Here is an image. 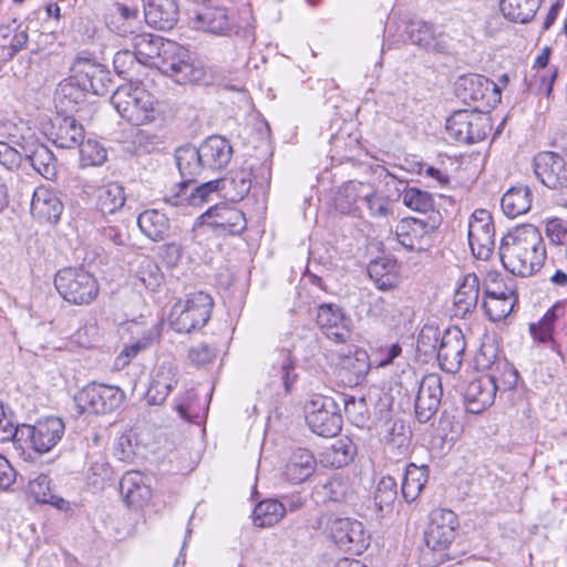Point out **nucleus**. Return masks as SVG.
Instances as JSON below:
<instances>
[{
    "instance_id": "nucleus-36",
    "label": "nucleus",
    "mask_w": 567,
    "mask_h": 567,
    "mask_svg": "<svg viewBox=\"0 0 567 567\" xmlns=\"http://www.w3.org/2000/svg\"><path fill=\"white\" fill-rule=\"evenodd\" d=\"M533 202V194L528 186L517 185L511 187L502 197L501 207L509 218L526 214Z\"/></svg>"
},
{
    "instance_id": "nucleus-16",
    "label": "nucleus",
    "mask_w": 567,
    "mask_h": 567,
    "mask_svg": "<svg viewBox=\"0 0 567 567\" xmlns=\"http://www.w3.org/2000/svg\"><path fill=\"white\" fill-rule=\"evenodd\" d=\"M199 219L218 235H237L246 228L244 214L228 204L210 207L199 216Z\"/></svg>"
},
{
    "instance_id": "nucleus-11",
    "label": "nucleus",
    "mask_w": 567,
    "mask_h": 567,
    "mask_svg": "<svg viewBox=\"0 0 567 567\" xmlns=\"http://www.w3.org/2000/svg\"><path fill=\"white\" fill-rule=\"evenodd\" d=\"M489 128L488 118L468 110L454 112L446 120L449 136L461 143H476L484 140Z\"/></svg>"
},
{
    "instance_id": "nucleus-61",
    "label": "nucleus",
    "mask_w": 567,
    "mask_h": 567,
    "mask_svg": "<svg viewBox=\"0 0 567 567\" xmlns=\"http://www.w3.org/2000/svg\"><path fill=\"white\" fill-rule=\"evenodd\" d=\"M546 235L554 245H563L567 239V223L559 218L546 223Z\"/></svg>"
},
{
    "instance_id": "nucleus-46",
    "label": "nucleus",
    "mask_w": 567,
    "mask_h": 567,
    "mask_svg": "<svg viewBox=\"0 0 567 567\" xmlns=\"http://www.w3.org/2000/svg\"><path fill=\"white\" fill-rule=\"evenodd\" d=\"M176 165L185 179L192 181L205 168L199 147H179L175 154Z\"/></svg>"
},
{
    "instance_id": "nucleus-4",
    "label": "nucleus",
    "mask_w": 567,
    "mask_h": 567,
    "mask_svg": "<svg viewBox=\"0 0 567 567\" xmlns=\"http://www.w3.org/2000/svg\"><path fill=\"white\" fill-rule=\"evenodd\" d=\"M111 103L128 123L140 126L155 120V99L143 86L126 83L116 89Z\"/></svg>"
},
{
    "instance_id": "nucleus-57",
    "label": "nucleus",
    "mask_w": 567,
    "mask_h": 567,
    "mask_svg": "<svg viewBox=\"0 0 567 567\" xmlns=\"http://www.w3.org/2000/svg\"><path fill=\"white\" fill-rule=\"evenodd\" d=\"M21 425H16L12 415L7 413L2 403H0V442L12 441L14 445L20 444Z\"/></svg>"
},
{
    "instance_id": "nucleus-22",
    "label": "nucleus",
    "mask_w": 567,
    "mask_h": 567,
    "mask_svg": "<svg viewBox=\"0 0 567 567\" xmlns=\"http://www.w3.org/2000/svg\"><path fill=\"white\" fill-rule=\"evenodd\" d=\"M143 3L147 24L159 30H169L178 21L177 0H143Z\"/></svg>"
},
{
    "instance_id": "nucleus-14",
    "label": "nucleus",
    "mask_w": 567,
    "mask_h": 567,
    "mask_svg": "<svg viewBox=\"0 0 567 567\" xmlns=\"http://www.w3.org/2000/svg\"><path fill=\"white\" fill-rule=\"evenodd\" d=\"M219 190V181L214 179L200 185H194L192 181L185 179L169 188L164 200L171 206L200 207Z\"/></svg>"
},
{
    "instance_id": "nucleus-8",
    "label": "nucleus",
    "mask_w": 567,
    "mask_h": 567,
    "mask_svg": "<svg viewBox=\"0 0 567 567\" xmlns=\"http://www.w3.org/2000/svg\"><path fill=\"white\" fill-rule=\"evenodd\" d=\"M306 422L317 435L336 436L342 427V416L336 401L322 394H315L305 406Z\"/></svg>"
},
{
    "instance_id": "nucleus-47",
    "label": "nucleus",
    "mask_w": 567,
    "mask_h": 567,
    "mask_svg": "<svg viewBox=\"0 0 567 567\" xmlns=\"http://www.w3.org/2000/svg\"><path fill=\"white\" fill-rule=\"evenodd\" d=\"M368 274L380 290H390L396 285L395 262L392 260L371 261L368 266Z\"/></svg>"
},
{
    "instance_id": "nucleus-43",
    "label": "nucleus",
    "mask_w": 567,
    "mask_h": 567,
    "mask_svg": "<svg viewBox=\"0 0 567 567\" xmlns=\"http://www.w3.org/2000/svg\"><path fill=\"white\" fill-rule=\"evenodd\" d=\"M429 480V468L426 466H417L413 463L405 468L402 482V496L408 503L414 502L421 494L423 487Z\"/></svg>"
},
{
    "instance_id": "nucleus-59",
    "label": "nucleus",
    "mask_w": 567,
    "mask_h": 567,
    "mask_svg": "<svg viewBox=\"0 0 567 567\" xmlns=\"http://www.w3.org/2000/svg\"><path fill=\"white\" fill-rule=\"evenodd\" d=\"M461 81L464 89L470 91L468 96L473 101L484 99V91L488 90L489 85H493V90H495V84L482 75L472 74L470 76L462 78Z\"/></svg>"
},
{
    "instance_id": "nucleus-18",
    "label": "nucleus",
    "mask_w": 567,
    "mask_h": 567,
    "mask_svg": "<svg viewBox=\"0 0 567 567\" xmlns=\"http://www.w3.org/2000/svg\"><path fill=\"white\" fill-rule=\"evenodd\" d=\"M465 346L463 332L458 328L453 327L444 331L436 351L442 370L454 373L461 368Z\"/></svg>"
},
{
    "instance_id": "nucleus-3",
    "label": "nucleus",
    "mask_w": 567,
    "mask_h": 567,
    "mask_svg": "<svg viewBox=\"0 0 567 567\" xmlns=\"http://www.w3.org/2000/svg\"><path fill=\"white\" fill-rule=\"evenodd\" d=\"M475 362L478 369H488L491 372L471 381L466 388L464 398L471 413H480L493 404L496 392L501 389L499 382L504 389H511L517 380V372L505 361L491 363L482 352Z\"/></svg>"
},
{
    "instance_id": "nucleus-56",
    "label": "nucleus",
    "mask_w": 567,
    "mask_h": 567,
    "mask_svg": "<svg viewBox=\"0 0 567 567\" xmlns=\"http://www.w3.org/2000/svg\"><path fill=\"white\" fill-rule=\"evenodd\" d=\"M346 322L342 310L332 303H323L319 306L317 311V323L323 330L339 327Z\"/></svg>"
},
{
    "instance_id": "nucleus-26",
    "label": "nucleus",
    "mask_w": 567,
    "mask_h": 567,
    "mask_svg": "<svg viewBox=\"0 0 567 567\" xmlns=\"http://www.w3.org/2000/svg\"><path fill=\"white\" fill-rule=\"evenodd\" d=\"M75 76L82 90L95 95H104L109 91L110 73L102 65L84 61L76 64Z\"/></svg>"
},
{
    "instance_id": "nucleus-17",
    "label": "nucleus",
    "mask_w": 567,
    "mask_h": 567,
    "mask_svg": "<svg viewBox=\"0 0 567 567\" xmlns=\"http://www.w3.org/2000/svg\"><path fill=\"white\" fill-rule=\"evenodd\" d=\"M536 177L548 188L559 189L566 186V162L555 152H542L534 157Z\"/></svg>"
},
{
    "instance_id": "nucleus-5",
    "label": "nucleus",
    "mask_w": 567,
    "mask_h": 567,
    "mask_svg": "<svg viewBox=\"0 0 567 567\" xmlns=\"http://www.w3.org/2000/svg\"><path fill=\"white\" fill-rule=\"evenodd\" d=\"M213 307L214 301L208 293H188L173 305L168 316L169 326L178 333L202 329L208 322Z\"/></svg>"
},
{
    "instance_id": "nucleus-9",
    "label": "nucleus",
    "mask_w": 567,
    "mask_h": 567,
    "mask_svg": "<svg viewBox=\"0 0 567 567\" xmlns=\"http://www.w3.org/2000/svg\"><path fill=\"white\" fill-rule=\"evenodd\" d=\"M124 398L125 394L118 386L92 382L74 400L81 413L106 414L117 409Z\"/></svg>"
},
{
    "instance_id": "nucleus-37",
    "label": "nucleus",
    "mask_w": 567,
    "mask_h": 567,
    "mask_svg": "<svg viewBox=\"0 0 567 567\" xmlns=\"http://www.w3.org/2000/svg\"><path fill=\"white\" fill-rule=\"evenodd\" d=\"M126 202L124 187L116 183H107L96 190L95 206L103 215L115 214Z\"/></svg>"
},
{
    "instance_id": "nucleus-58",
    "label": "nucleus",
    "mask_w": 567,
    "mask_h": 567,
    "mask_svg": "<svg viewBox=\"0 0 567 567\" xmlns=\"http://www.w3.org/2000/svg\"><path fill=\"white\" fill-rule=\"evenodd\" d=\"M441 337L437 328L424 326L417 337V350L424 354L436 353Z\"/></svg>"
},
{
    "instance_id": "nucleus-2",
    "label": "nucleus",
    "mask_w": 567,
    "mask_h": 567,
    "mask_svg": "<svg viewBox=\"0 0 567 567\" xmlns=\"http://www.w3.org/2000/svg\"><path fill=\"white\" fill-rule=\"evenodd\" d=\"M499 258L513 275L528 277L538 271L546 259V249L537 227L525 224L508 231L501 241Z\"/></svg>"
},
{
    "instance_id": "nucleus-38",
    "label": "nucleus",
    "mask_w": 567,
    "mask_h": 567,
    "mask_svg": "<svg viewBox=\"0 0 567 567\" xmlns=\"http://www.w3.org/2000/svg\"><path fill=\"white\" fill-rule=\"evenodd\" d=\"M140 230L153 241L166 238L169 231V220L165 214L157 209H147L137 217Z\"/></svg>"
},
{
    "instance_id": "nucleus-54",
    "label": "nucleus",
    "mask_w": 567,
    "mask_h": 567,
    "mask_svg": "<svg viewBox=\"0 0 567 567\" xmlns=\"http://www.w3.org/2000/svg\"><path fill=\"white\" fill-rule=\"evenodd\" d=\"M161 336V329L158 326H153L141 340L132 343L126 347L121 354L116 359V363L121 365H126L131 362L133 358L137 355L141 350L147 348L154 340L158 339Z\"/></svg>"
},
{
    "instance_id": "nucleus-45",
    "label": "nucleus",
    "mask_w": 567,
    "mask_h": 567,
    "mask_svg": "<svg viewBox=\"0 0 567 567\" xmlns=\"http://www.w3.org/2000/svg\"><path fill=\"white\" fill-rule=\"evenodd\" d=\"M218 181L219 187L221 186V188L226 190V195L229 199L231 202H239L251 188V169L248 167H241L233 172L229 178Z\"/></svg>"
},
{
    "instance_id": "nucleus-40",
    "label": "nucleus",
    "mask_w": 567,
    "mask_h": 567,
    "mask_svg": "<svg viewBox=\"0 0 567 567\" xmlns=\"http://www.w3.org/2000/svg\"><path fill=\"white\" fill-rule=\"evenodd\" d=\"M86 92L82 90V85L76 76L62 81L55 92L54 101L63 112H72L76 105L84 102Z\"/></svg>"
},
{
    "instance_id": "nucleus-48",
    "label": "nucleus",
    "mask_w": 567,
    "mask_h": 567,
    "mask_svg": "<svg viewBox=\"0 0 567 567\" xmlns=\"http://www.w3.org/2000/svg\"><path fill=\"white\" fill-rule=\"evenodd\" d=\"M29 491L38 503L50 504L58 509H68L69 507V502L51 492V481L44 474L29 483Z\"/></svg>"
},
{
    "instance_id": "nucleus-7",
    "label": "nucleus",
    "mask_w": 567,
    "mask_h": 567,
    "mask_svg": "<svg viewBox=\"0 0 567 567\" xmlns=\"http://www.w3.org/2000/svg\"><path fill=\"white\" fill-rule=\"evenodd\" d=\"M60 296L70 303L90 305L99 295L97 280L82 268H63L54 277Z\"/></svg>"
},
{
    "instance_id": "nucleus-62",
    "label": "nucleus",
    "mask_w": 567,
    "mask_h": 567,
    "mask_svg": "<svg viewBox=\"0 0 567 567\" xmlns=\"http://www.w3.org/2000/svg\"><path fill=\"white\" fill-rule=\"evenodd\" d=\"M22 155L6 142H0V164L13 171L20 167Z\"/></svg>"
},
{
    "instance_id": "nucleus-12",
    "label": "nucleus",
    "mask_w": 567,
    "mask_h": 567,
    "mask_svg": "<svg viewBox=\"0 0 567 567\" xmlns=\"http://www.w3.org/2000/svg\"><path fill=\"white\" fill-rule=\"evenodd\" d=\"M329 537L342 550L361 554L369 545L368 536L361 522L348 517H334L327 525Z\"/></svg>"
},
{
    "instance_id": "nucleus-29",
    "label": "nucleus",
    "mask_w": 567,
    "mask_h": 567,
    "mask_svg": "<svg viewBox=\"0 0 567 567\" xmlns=\"http://www.w3.org/2000/svg\"><path fill=\"white\" fill-rule=\"evenodd\" d=\"M51 138L58 147L75 148L84 141L85 132L74 117H56L52 124Z\"/></svg>"
},
{
    "instance_id": "nucleus-35",
    "label": "nucleus",
    "mask_w": 567,
    "mask_h": 567,
    "mask_svg": "<svg viewBox=\"0 0 567 567\" xmlns=\"http://www.w3.org/2000/svg\"><path fill=\"white\" fill-rule=\"evenodd\" d=\"M369 317L377 319L389 327L401 322L403 311L398 298L394 296H379L373 298L368 308Z\"/></svg>"
},
{
    "instance_id": "nucleus-34",
    "label": "nucleus",
    "mask_w": 567,
    "mask_h": 567,
    "mask_svg": "<svg viewBox=\"0 0 567 567\" xmlns=\"http://www.w3.org/2000/svg\"><path fill=\"white\" fill-rule=\"evenodd\" d=\"M198 28L216 35H227L231 22L225 7H206L196 14Z\"/></svg>"
},
{
    "instance_id": "nucleus-19",
    "label": "nucleus",
    "mask_w": 567,
    "mask_h": 567,
    "mask_svg": "<svg viewBox=\"0 0 567 567\" xmlns=\"http://www.w3.org/2000/svg\"><path fill=\"white\" fill-rule=\"evenodd\" d=\"M434 227L416 218H404L398 225V241L409 250H423L431 244Z\"/></svg>"
},
{
    "instance_id": "nucleus-42",
    "label": "nucleus",
    "mask_w": 567,
    "mask_h": 567,
    "mask_svg": "<svg viewBox=\"0 0 567 567\" xmlns=\"http://www.w3.org/2000/svg\"><path fill=\"white\" fill-rule=\"evenodd\" d=\"M542 0H501L499 8L506 19L527 23L536 14Z\"/></svg>"
},
{
    "instance_id": "nucleus-55",
    "label": "nucleus",
    "mask_w": 567,
    "mask_h": 567,
    "mask_svg": "<svg viewBox=\"0 0 567 567\" xmlns=\"http://www.w3.org/2000/svg\"><path fill=\"white\" fill-rule=\"evenodd\" d=\"M78 147H80V159L83 166H99L106 159L105 148L96 141H83Z\"/></svg>"
},
{
    "instance_id": "nucleus-60",
    "label": "nucleus",
    "mask_w": 567,
    "mask_h": 567,
    "mask_svg": "<svg viewBox=\"0 0 567 567\" xmlns=\"http://www.w3.org/2000/svg\"><path fill=\"white\" fill-rule=\"evenodd\" d=\"M318 493L327 501L342 502L347 495V486L341 480L332 478L323 484Z\"/></svg>"
},
{
    "instance_id": "nucleus-10",
    "label": "nucleus",
    "mask_w": 567,
    "mask_h": 567,
    "mask_svg": "<svg viewBox=\"0 0 567 567\" xmlns=\"http://www.w3.org/2000/svg\"><path fill=\"white\" fill-rule=\"evenodd\" d=\"M64 423L60 417L50 416L39 420L35 424H21L20 444L30 443V446L38 453L50 452L64 434Z\"/></svg>"
},
{
    "instance_id": "nucleus-49",
    "label": "nucleus",
    "mask_w": 567,
    "mask_h": 567,
    "mask_svg": "<svg viewBox=\"0 0 567 567\" xmlns=\"http://www.w3.org/2000/svg\"><path fill=\"white\" fill-rule=\"evenodd\" d=\"M355 454V445L349 437H341L326 449L323 453V462L326 464L339 468L351 462Z\"/></svg>"
},
{
    "instance_id": "nucleus-31",
    "label": "nucleus",
    "mask_w": 567,
    "mask_h": 567,
    "mask_svg": "<svg viewBox=\"0 0 567 567\" xmlns=\"http://www.w3.org/2000/svg\"><path fill=\"white\" fill-rule=\"evenodd\" d=\"M360 194L361 203L371 218L388 220L393 216L394 202L384 190L368 184L364 189L359 192Z\"/></svg>"
},
{
    "instance_id": "nucleus-13",
    "label": "nucleus",
    "mask_w": 567,
    "mask_h": 567,
    "mask_svg": "<svg viewBox=\"0 0 567 567\" xmlns=\"http://www.w3.org/2000/svg\"><path fill=\"white\" fill-rule=\"evenodd\" d=\"M495 229L491 214L485 209H476L468 221V245L477 259L486 260L494 249Z\"/></svg>"
},
{
    "instance_id": "nucleus-63",
    "label": "nucleus",
    "mask_w": 567,
    "mask_h": 567,
    "mask_svg": "<svg viewBox=\"0 0 567 567\" xmlns=\"http://www.w3.org/2000/svg\"><path fill=\"white\" fill-rule=\"evenodd\" d=\"M215 357L214 349L207 344H198L189 349L188 358L196 365H204Z\"/></svg>"
},
{
    "instance_id": "nucleus-28",
    "label": "nucleus",
    "mask_w": 567,
    "mask_h": 567,
    "mask_svg": "<svg viewBox=\"0 0 567 567\" xmlns=\"http://www.w3.org/2000/svg\"><path fill=\"white\" fill-rule=\"evenodd\" d=\"M120 492L130 507L141 508L151 497V488L143 473L126 472L120 482Z\"/></svg>"
},
{
    "instance_id": "nucleus-15",
    "label": "nucleus",
    "mask_w": 567,
    "mask_h": 567,
    "mask_svg": "<svg viewBox=\"0 0 567 567\" xmlns=\"http://www.w3.org/2000/svg\"><path fill=\"white\" fill-rule=\"evenodd\" d=\"M443 389L440 375L435 373L422 378L414 399L415 416L426 423L437 412L442 401Z\"/></svg>"
},
{
    "instance_id": "nucleus-51",
    "label": "nucleus",
    "mask_w": 567,
    "mask_h": 567,
    "mask_svg": "<svg viewBox=\"0 0 567 567\" xmlns=\"http://www.w3.org/2000/svg\"><path fill=\"white\" fill-rule=\"evenodd\" d=\"M396 482L391 476H383L377 485L374 492V504L380 512L391 511L396 497L398 488Z\"/></svg>"
},
{
    "instance_id": "nucleus-1",
    "label": "nucleus",
    "mask_w": 567,
    "mask_h": 567,
    "mask_svg": "<svg viewBox=\"0 0 567 567\" xmlns=\"http://www.w3.org/2000/svg\"><path fill=\"white\" fill-rule=\"evenodd\" d=\"M133 54L144 64H155L162 58L163 72L178 84L198 81L203 71L185 59L186 50L152 33H136L132 38Z\"/></svg>"
},
{
    "instance_id": "nucleus-41",
    "label": "nucleus",
    "mask_w": 567,
    "mask_h": 567,
    "mask_svg": "<svg viewBox=\"0 0 567 567\" xmlns=\"http://www.w3.org/2000/svg\"><path fill=\"white\" fill-rule=\"evenodd\" d=\"M23 150L28 162L40 175L47 179H53L56 176V158L48 146L35 144L28 151Z\"/></svg>"
},
{
    "instance_id": "nucleus-64",
    "label": "nucleus",
    "mask_w": 567,
    "mask_h": 567,
    "mask_svg": "<svg viewBox=\"0 0 567 567\" xmlns=\"http://www.w3.org/2000/svg\"><path fill=\"white\" fill-rule=\"evenodd\" d=\"M133 143L144 152H151L157 144L159 137L146 130H137L133 137Z\"/></svg>"
},
{
    "instance_id": "nucleus-6",
    "label": "nucleus",
    "mask_w": 567,
    "mask_h": 567,
    "mask_svg": "<svg viewBox=\"0 0 567 567\" xmlns=\"http://www.w3.org/2000/svg\"><path fill=\"white\" fill-rule=\"evenodd\" d=\"M458 527V517L453 511L436 508L430 513L424 542L426 548L434 555V563L443 564L450 559L447 550L456 537Z\"/></svg>"
},
{
    "instance_id": "nucleus-50",
    "label": "nucleus",
    "mask_w": 567,
    "mask_h": 567,
    "mask_svg": "<svg viewBox=\"0 0 567 567\" xmlns=\"http://www.w3.org/2000/svg\"><path fill=\"white\" fill-rule=\"evenodd\" d=\"M368 186L367 183L350 181L344 184L336 197V207L342 214H355L357 203L361 202L359 192Z\"/></svg>"
},
{
    "instance_id": "nucleus-30",
    "label": "nucleus",
    "mask_w": 567,
    "mask_h": 567,
    "mask_svg": "<svg viewBox=\"0 0 567 567\" xmlns=\"http://www.w3.org/2000/svg\"><path fill=\"white\" fill-rule=\"evenodd\" d=\"M317 461L307 449H297L291 452L284 468V477L293 484L308 480L316 471Z\"/></svg>"
},
{
    "instance_id": "nucleus-39",
    "label": "nucleus",
    "mask_w": 567,
    "mask_h": 567,
    "mask_svg": "<svg viewBox=\"0 0 567 567\" xmlns=\"http://www.w3.org/2000/svg\"><path fill=\"white\" fill-rule=\"evenodd\" d=\"M565 315V307L564 305L557 302L553 307H550L545 315L542 317V319L538 322H533L529 324V332L534 340L546 343L551 342L553 348L558 352L559 350L556 349V343L553 339V332H554V326L555 322Z\"/></svg>"
},
{
    "instance_id": "nucleus-44",
    "label": "nucleus",
    "mask_w": 567,
    "mask_h": 567,
    "mask_svg": "<svg viewBox=\"0 0 567 567\" xmlns=\"http://www.w3.org/2000/svg\"><path fill=\"white\" fill-rule=\"evenodd\" d=\"M286 513L285 503L274 498L264 499L255 506L252 512L254 524L258 527H271L279 523Z\"/></svg>"
},
{
    "instance_id": "nucleus-53",
    "label": "nucleus",
    "mask_w": 567,
    "mask_h": 567,
    "mask_svg": "<svg viewBox=\"0 0 567 567\" xmlns=\"http://www.w3.org/2000/svg\"><path fill=\"white\" fill-rule=\"evenodd\" d=\"M136 276L140 281L150 290H156L163 280V274L159 267L148 257L140 260Z\"/></svg>"
},
{
    "instance_id": "nucleus-24",
    "label": "nucleus",
    "mask_w": 567,
    "mask_h": 567,
    "mask_svg": "<svg viewBox=\"0 0 567 567\" xmlns=\"http://www.w3.org/2000/svg\"><path fill=\"white\" fill-rule=\"evenodd\" d=\"M480 297V279L474 272L466 274L458 282L453 298L455 317L465 318L477 306Z\"/></svg>"
},
{
    "instance_id": "nucleus-52",
    "label": "nucleus",
    "mask_w": 567,
    "mask_h": 567,
    "mask_svg": "<svg viewBox=\"0 0 567 567\" xmlns=\"http://www.w3.org/2000/svg\"><path fill=\"white\" fill-rule=\"evenodd\" d=\"M403 204L410 209L423 214L434 210L435 207V200L432 194L415 187L404 190Z\"/></svg>"
},
{
    "instance_id": "nucleus-21",
    "label": "nucleus",
    "mask_w": 567,
    "mask_h": 567,
    "mask_svg": "<svg viewBox=\"0 0 567 567\" xmlns=\"http://www.w3.org/2000/svg\"><path fill=\"white\" fill-rule=\"evenodd\" d=\"M516 302L517 296L514 286L484 290L483 308L489 320L494 322L506 318L513 311Z\"/></svg>"
},
{
    "instance_id": "nucleus-32",
    "label": "nucleus",
    "mask_w": 567,
    "mask_h": 567,
    "mask_svg": "<svg viewBox=\"0 0 567 567\" xmlns=\"http://www.w3.org/2000/svg\"><path fill=\"white\" fill-rule=\"evenodd\" d=\"M379 435L386 449L394 456L402 457L409 453L410 437L404 424L396 420H386L380 426Z\"/></svg>"
},
{
    "instance_id": "nucleus-20",
    "label": "nucleus",
    "mask_w": 567,
    "mask_h": 567,
    "mask_svg": "<svg viewBox=\"0 0 567 567\" xmlns=\"http://www.w3.org/2000/svg\"><path fill=\"white\" fill-rule=\"evenodd\" d=\"M63 208L61 199L52 189L40 186L33 192L30 210L40 223L56 224Z\"/></svg>"
},
{
    "instance_id": "nucleus-33",
    "label": "nucleus",
    "mask_w": 567,
    "mask_h": 567,
    "mask_svg": "<svg viewBox=\"0 0 567 567\" xmlns=\"http://www.w3.org/2000/svg\"><path fill=\"white\" fill-rule=\"evenodd\" d=\"M406 33L412 44L425 50L441 51L444 48L443 35L436 32L433 24L422 20L411 21Z\"/></svg>"
},
{
    "instance_id": "nucleus-23",
    "label": "nucleus",
    "mask_w": 567,
    "mask_h": 567,
    "mask_svg": "<svg viewBox=\"0 0 567 567\" xmlns=\"http://www.w3.org/2000/svg\"><path fill=\"white\" fill-rule=\"evenodd\" d=\"M177 370L168 363L159 364L146 391L145 400L150 405L162 404L171 391L177 385Z\"/></svg>"
},
{
    "instance_id": "nucleus-25",
    "label": "nucleus",
    "mask_w": 567,
    "mask_h": 567,
    "mask_svg": "<svg viewBox=\"0 0 567 567\" xmlns=\"http://www.w3.org/2000/svg\"><path fill=\"white\" fill-rule=\"evenodd\" d=\"M369 370L370 360L364 350H355L339 358L338 377L349 386L360 384Z\"/></svg>"
},
{
    "instance_id": "nucleus-27",
    "label": "nucleus",
    "mask_w": 567,
    "mask_h": 567,
    "mask_svg": "<svg viewBox=\"0 0 567 567\" xmlns=\"http://www.w3.org/2000/svg\"><path fill=\"white\" fill-rule=\"evenodd\" d=\"M199 151L205 168L212 171H219L226 167L233 156L230 143L219 135L207 137L200 144Z\"/></svg>"
}]
</instances>
